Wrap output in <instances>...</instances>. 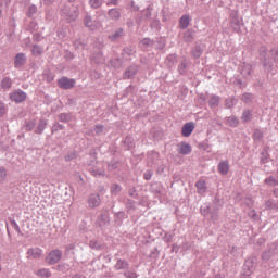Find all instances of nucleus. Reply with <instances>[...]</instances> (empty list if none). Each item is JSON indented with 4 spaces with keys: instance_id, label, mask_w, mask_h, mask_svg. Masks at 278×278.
<instances>
[{
    "instance_id": "obj_35",
    "label": "nucleus",
    "mask_w": 278,
    "mask_h": 278,
    "mask_svg": "<svg viewBox=\"0 0 278 278\" xmlns=\"http://www.w3.org/2000/svg\"><path fill=\"white\" fill-rule=\"evenodd\" d=\"M251 111H244L241 116L242 123H249V121H251Z\"/></svg>"
},
{
    "instance_id": "obj_51",
    "label": "nucleus",
    "mask_w": 278,
    "mask_h": 278,
    "mask_svg": "<svg viewBox=\"0 0 278 278\" xmlns=\"http://www.w3.org/2000/svg\"><path fill=\"white\" fill-rule=\"evenodd\" d=\"M124 53H126V55H134L136 51L131 47H127V48H124Z\"/></svg>"
},
{
    "instance_id": "obj_4",
    "label": "nucleus",
    "mask_w": 278,
    "mask_h": 278,
    "mask_svg": "<svg viewBox=\"0 0 278 278\" xmlns=\"http://www.w3.org/2000/svg\"><path fill=\"white\" fill-rule=\"evenodd\" d=\"M58 86L62 88V90H71V88H75V79L62 77L58 80Z\"/></svg>"
},
{
    "instance_id": "obj_63",
    "label": "nucleus",
    "mask_w": 278,
    "mask_h": 278,
    "mask_svg": "<svg viewBox=\"0 0 278 278\" xmlns=\"http://www.w3.org/2000/svg\"><path fill=\"white\" fill-rule=\"evenodd\" d=\"M54 2L55 0H43V3H46V5H51Z\"/></svg>"
},
{
    "instance_id": "obj_61",
    "label": "nucleus",
    "mask_w": 278,
    "mask_h": 278,
    "mask_svg": "<svg viewBox=\"0 0 278 278\" xmlns=\"http://www.w3.org/2000/svg\"><path fill=\"white\" fill-rule=\"evenodd\" d=\"M106 5H118V0H110Z\"/></svg>"
},
{
    "instance_id": "obj_41",
    "label": "nucleus",
    "mask_w": 278,
    "mask_h": 278,
    "mask_svg": "<svg viewBox=\"0 0 278 278\" xmlns=\"http://www.w3.org/2000/svg\"><path fill=\"white\" fill-rule=\"evenodd\" d=\"M241 99L243 103H251V101H253V96L251 93H244Z\"/></svg>"
},
{
    "instance_id": "obj_13",
    "label": "nucleus",
    "mask_w": 278,
    "mask_h": 278,
    "mask_svg": "<svg viewBox=\"0 0 278 278\" xmlns=\"http://www.w3.org/2000/svg\"><path fill=\"white\" fill-rule=\"evenodd\" d=\"M193 131H194V123L193 122H189L182 126L181 134L185 138H189V136H191Z\"/></svg>"
},
{
    "instance_id": "obj_1",
    "label": "nucleus",
    "mask_w": 278,
    "mask_h": 278,
    "mask_svg": "<svg viewBox=\"0 0 278 278\" xmlns=\"http://www.w3.org/2000/svg\"><path fill=\"white\" fill-rule=\"evenodd\" d=\"M258 53L264 68L270 73L273 71V64H278V49L275 48L268 52L266 47H261Z\"/></svg>"
},
{
    "instance_id": "obj_44",
    "label": "nucleus",
    "mask_w": 278,
    "mask_h": 278,
    "mask_svg": "<svg viewBox=\"0 0 278 278\" xmlns=\"http://www.w3.org/2000/svg\"><path fill=\"white\" fill-rule=\"evenodd\" d=\"M141 45L143 47H152L153 46V40H151L150 38H144L141 40Z\"/></svg>"
},
{
    "instance_id": "obj_26",
    "label": "nucleus",
    "mask_w": 278,
    "mask_h": 278,
    "mask_svg": "<svg viewBox=\"0 0 278 278\" xmlns=\"http://www.w3.org/2000/svg\"><path fill=\"white\" fill-rule=\"evenodd\" d=\"M58 118L61 123H71L73 119L70 113H61L59 114Z\"/></svg>"
},
{
    "instance_id": "obj_2",
    "label": "nucleus",
    "mask_w": 278,
    "mask_h": 278,
    "mask_svg": "<svg viewBox=\"0 0 278 278\" xmlns=\"http://www.w3.org/2000/svg\"><path fill=\"white\" fill-rule=\"evenodd\" d=\"M60 14L63 18H66L68 23L77 20V8L73 4H63L60 8Z\"/></svg>"
},
{
    "instance_id": "obj_46",
    "label": "nucleus",
    "mask_w": 278,
    "mask_h": 278,
    "mask_svg": "<svg viewBox=\"0 0 278 278\" xmlns=\"http://www.w3.org/2000/svg\"><path fill=\"white\" fill-rule=\"evenodd\" d=\"M231 26L235 29V31H240V21L238 20H232Z\"/></svg>"
},
{
    "instance_id": "obj_20",
    "label": "nucleus",
    "mask_w": 278,
    "mask_h": 278,
    "mask_svg": "<svg viewBox=\"0 0 278 278\" xmlns=\"http://www.w3.org/2000/svg\"><path fill=\"white\" fill-rule=\"evenodd\" d=\"M180 29H188L190 25V16L189 15H182L179 20Z\"/></svg>"
},
{
    "instance_id": "obj_28",
    "label": "nucleus",
    "mask_w": 278,
    "mask_h": 278,
    "mask_svg": "<svg viewBox=\"0 0 278 278\" xmlns=\"http://www.w3.org/2000/svg\"><path fill=\"white\" fill-rule=\"evenodd\" d=\"M43 51H45V49L42 47H40L38 45L33 46V49H31L33 55H36V56L42 55Z\"/></svg>"
},
{
    "instance_id": "obj_8",
    "label": "nucleus",
    "mask_w": 278,
    "mask_h": 278,
    "mask_svg": "<svg viewBox=\"0 0 278 278\" xmlns=\"http://www.w3.org/2000/svg\"><path fill=\"white\" fill-rule=\"evenodd\" d=\"M97 225L98 227H101V229H103V227L110 226V214L108 211L101 213V215L98 217Z\"/></svg>"
},
{
    "instance_id": "obj_22",
    "label": "nucleus",
    "mask_w": 278,
    "mask_h": 278,
    "mask_svg": "<svg viewBox=\"0 0 278 278\" xmlns=\"http://www.w3.org/2000/svg\"><path fill=\"white\" fill-rule=\"evenodd\" d=\"M91 60L96 64H103L105 62V59L103 58V53L101 52H98L97 54H92Z\"/></svg>"
},
{
    "instance_id": "obj_32",
    "label": "nucleus",
    "mask_w": 278,
    "mask_h": 278,
    "mask_svg": "<svg viewBox=\"0 0 278 278\" xmlns=\"http://www.w3.org/2000/svg\"><path fill=\"white\" fill-rule=\"evenodd\" d=\"M5 179H8V170L5 167H0V184H4Z\"/></svg>"
},
{
    "instance_id": "obj_34",
    "label": "nucleus",
    "mask_w": 278,
    "mask_h": 278,
    "mask_svg": "<svg viewBox=\"0 0 278 278\" xmlns=\"http://www.w3.org/2000/svg\"><path fill=\"white\" fill-rule=\"evenodd\" d=\"M267 210H278V205H277V202L276 201H273V200H268L266 203H265Z\"/></svg>"
},
{
    "instance_id": "obj_47",
    "label": "nucleus",
    "mask_w": 278,
    "mask_h": 278,
    "mask_svg": "<svg viewBox=\"0 0 278 278\" xmlns=\"http://www.w3.org/2000/svg\"><path fill=\"white\" fill-rule=\"evenodd\" d=\"M253 137L254 140H262V138H264V134L262 132V130H255Z\"/></svg>"
},
{
    "instance_id": "obj_55",
    "label": "nucleus",
    "mask_w": 278,
    "mask_h": 278,
    "mask_svg": "<svg viewBox=\"0 0 278 278\" xmlns=\"http://www.w3.org/2000/svg\"><path fill=\"white\" fill-rule=\"evenodd\" d=\"M5 112H8V110L5 109V104L0 102V118L5 114Z\"/></svg>"
},
{
    "instance_id": "obj_36",
    "label": "nucleus",
    "mask_w": 278,
    "mask_h": 278,
    "mask_svg": "<svg viewBox=\"0 0 278 278\" xmlns=\"http://www.w3.org/2000/svg\"><path fill=\"white\" fill-rule=\"evenodd\" d=\"M227 123L230 125V127H238L239 121L236 118V116H230L227 118Z\"/></svg>"
},
{
    "instance_id": "obj_39",
    "label": "nucleus",
    "mask_w": 278,
    "mask_h": 278,
    "mask_svg": "<svg viewBox=\"0 0 278 278\" xmlns=\"http://www.w3.org/2000/svg\"><path fill=\"white\" fill-rule=\"evenodd\" d=\"M187 66H188V62L186 60H184L178 67L180 75H184L186 73Z\"/></svg>"
},
{
    "instance_id": "obj_58",
    "label": "nucleus",
    "mask_w": 278,
    "mask_h": 278,
    "mask_svg": "<svg viewBox=\"0 0 278 278\" xmlns=\"http://www.w3.org/2000/svg\"><path fill=\"white\" fill-rule=\"evenodd\" d=\"M45 79H46V81L51 83V81H53L54 76H53V74H46Z\"/></svg>"
},
{
    "instance_id": "obj_49",
    "label": "nucleus",
    "mask_w": 278,
    "mask_h": 278,
    "mask_svg": "<svg viewBox=\"0 0 278 278\" xmlns=\"http://www.w3.org/2000/svg\"><path fill=\"white\" fill-rule=\"evenodd\" d=\"M76 157H77V153L76 152H71L70 154H67L65 156V161L71 162V160H75Z\"/></svg>"
},
{
    "instance_id": "obj_31",
    "label": "nucleus",
    "mask_w": 278,
    "mask_h": 278,
    "mask_svg": "<svg viewBox=\"0 0 278 278\" xmlns=\"http://www.w3.org/2000/svg\"><path fill=\"white\" fill-rule=\"evenodd\" d=\"M152 12L153 5H149L146 10H143V16L147 21H151Z\"/></svg>"
},
{
    "instance_id": "obj_14",
    "label": "nucleus",
    "mask_w": 278,
    "mask_h": 278,
    "mask_svg": "<svg viewBox=\"0 0 278 278\" xmlns=\"http://www.w3.org/2000/svg\"><path fill=\"white\" fill-rule=\"evenodd\" d=\"M26 63H27V58L25 56V53L16 54L14 60L15 68H21L22 66H25Z\"/></svg>"
},
{
    "instance_id": "obj_45",
    "label": "nucleus",
    "mask_w": 278,
    "mask_h": 278,
    "mask_svg": "<svg viewBox=\"0 0 278 278\" xmlns=\"http://www.w3.org/2000/svg\"><path fill=\"white\" fill-rule=\"evenodd\" d=\"M236 99H233V98H228L227 100H226V108H228V109H230V108H233V105H236Z\"/></svg>"
},
{
    "instance_id": "obj_40",
    "label": "nucleus",
    "mask_w": 278,
    "mask_h": 278,
    "mask_svg": "<svg viewBox=\"0 0 278 278\" xmlns=\"http://www.w3.org/2000/svg\"><path fill=\"white\" fill-rule=\"evenodd\" d=\"M36 12H38V8L33 4L28 8L27 16L31 17Z\"/></svg>"
},
{
    "instance_id": "obj_24",
    "label": "nucleus",
    "mask_w": 278,
    "mask_h": 278,
    "mask_svg": "<svg viewBox=\"0 0 278 278\" xmlns=\"http://www.w3.org/2000/svg\"><path fill=\"white\" fill-rule=\"evenodd\" d=\"M84 23H85V26H87L89 29H92V30L97 29V25H94V22L92 21V17L90 15H87L85 17Z\"/></svg>"
},
{
    "instance_id": "obj_60",
    "label": "nucleus",
    "mask_w": 278,
    "mask_h": 278,
    "mask_svg": "<svg viewBox=\"0 0 278 278\" xmlns=\"http://www.w3.org/2000/svg\"><path fill=\"white\" fill-rule=\"evenodd\" d=\"M94 131L96 134H103V125H97Z\"/></svg>"
},
{
    "instance_id": "obj_57",
    "label": "nucleus",
    "mask_w": 278,
    "mask_h": 278,
    "mask_svg": "<svg viewBox=\"0 0 278 278\" xmlns=\"http://www.w3.org/2000/svg\"><path fill=\"white\" fill-rule=\"evenodd\" d=\"M213 207L214 210H220V201L215 199L213 202Z\"/></svg>"
},
{
    "instance_id": "obj_48",
    "label": "nucleus",
    "mask_w": 278,
    "mask_h": 278,
    "mask_svg": "<svg viewBox=\"0 0 278 278\" xmlns=\"http://www.w3.org/2000/svg\"><path fill=\"white\" fill-rule=\"evenodd\" d=\"M201 53H202L201 47H195L194 50L192 51L193 58H201Z\"/></svg>"
},
{
    "instance_id": "obj_62",
    "label": "nucleus",
    "mask_w": 278,
    "mask_h": 278,
    "mask_svg": "<svg viewBox=\"0 0 278 278\" xmlns=\"http://www.w3.org/2000/svg\"><path fill=\"white\" fill-rule=\"evenodd\" d=\"M152 176H153V174H152L151 172H147V173L144 174V179H146L147 181H149V179H151Z\"/></svg>"
},
{
    "instance_id": "obj_59",
    "label": "nucleus",
    "mask_w": 278,
    "mask_h": 278,
    "mask_svg": "<svg viewBox=\"0 0 278 278\" xmlns=\"http://www.w3.org/2000/svg\"><path fill=\"white\" fill-rule=\"evenodd\" d=\"M12 227L17 231V233H21V227H18V224H16L14 220L11 222Z\"/></svg>"
},
{
    "instance_id": "obj_19",
    "label": "nucleus",
    "mask_w": 278,
    "mask_h": 278,
    "mask_svg": "<svg viewBox=\"0 0 278 278\" xmlns=\"http://www.w3.org/2000/svg\"><path fill=\"white\" fill-rule=\"evenodd\" d=\"M218 170H219L220 175H227V173H229V162L228 161L219 162Z\"/></svg>"
},
{
    "instance_id": "obj_12",
    "label": "nucleus",
    "mask_w": 278,
    "mask_h": 278,
    "mask_svg": "<svg viewBox=\"0 0 278 278\" xmlns=\"http://www.w3.org/2000/svg\"><path fill=\"white\" fill-rule=\"evenodd\" d=\"M88 205L91 210H94V207H99V205H101V198L99 197V194H90L88 199Z\"/></svg>"
},
{
    "instance_id": "obj_50",
    "label": "nucleus",
    "mask_w": 278,
    "mask_h": 278,
    "mask_svg": "<svg viewBox=\"0 0 278 278\" xmlns=\"http://www.w3.org/2000/svg\"><path fill=\"white\" fill-rule=\"evenodd\" d=\"M8 3H10L8 0H3L2 2H0V17H1V13L3 12V10H5V8H8Z\"/></svg>"
},
{
    "instance_id": "obj_30",
    "label": "nucleus",
    "mask_w": 278,
    "mask_h": 278,
    "mask_svg": "<svg viewBox=\"0 0 278 278\" xmlns=\"http://www.w3.org/2000/svg\"><path fill=\"white\" fill-rule=\"evenodd\" d=\"M194 31L188 29L187 31H185L184 34V40L185 42H192V38H194Z\"/></svg>"
},
{
    "instance_id": "obj_43",
    "label": "nucleus",
    "mask_w": 278,
    "mask_h": 278,
    "mask_svg": "<svg viewBox=\"0 0 278 278\" xmlns=\"http://www.w3.org/2000/svg\"><path fill=\"white\" fill-rule=\"evenodd\" d=\"M26 131H31L36 127V121H30L24 126Z\"/></svg>"
},
{
    "instance_id": "obj_54",
    "label": "nucleus",
    "mask_w": 278,
    "mask_h": 278,
    "mask_svg": "<svg viewBox=\"0 0 278 278\" xmlns=\"http://www.w3.org/2000/svg\"><path fill=\"white\" fill-rule=\"evenodd\" d=\"M58 130H60V131L64 130V125L59 124V123L55 124L53 129H52V134H53V131H58Z\"/></svg>"
},
{
    "instance_id": "obj_10",
    "label": "nucleus",
    "mask_w": 278,
    "mask_h": 278,
    "mask_svg": "<svg viewBox=\"0 0 278 278\" xmlns=\"http://www.w3.org/2000/svg\"><path fill=\"white\" fill-rule=\"evenodd\" d=\"M42 255V250L40 248H30L27 251L28 260H40Z\"/></svg>"
},
{
    "instance_id": "obj_5",
    "label": "nucleus",
    "mask_w": 278,
    "mask_h": 278,
    "mask_svg": "<svg viewBox=\"0 0 278 278\" xmlns=\"http://www.w3.org/2000/svg\"><path fill=\"white\" fill-rule=\"evenodd\" d=\"M61 260H62V252L60 250L50 251V253L46 258L48 264H50L51 266H53V264H58V262H60Z\"/></svg>"
},
{
    "instance_id": "obj_56",
    "label": "nucleus",
    "mask_w": 278,
    "mask_h": 278,
    "mask_svg": "<svg viewBox=\"0 0 278 278\" xmlns=\"http://www.w3.org/2000/svg\"><path fill=\"white\" fill-rule=\"evenodd\" d=\"M249 217L253 218V220H257V213L255 212V210L249 212Z\"/></svg>"
},
{
    "instance_id": "obj_17",
    "label": "nucleus",
    "mask_w": 278,
    "mask_h": 278,
    "mask_svg": "<svg viewBox=\"0 0 278 278\" xmlns=\"http://www.w3.org/2000/svg\"><path fill=\"white\" fill-rule=\"evenodd\" d=\"M178 153H180V155H188V153H192V147L188 143H180Z\"/></svg>"
},
{
    "instance_id": "obj_23",
    "label": "nucleus",
    "mask_w": 278,
    "mask_h": 278,
    "mask_svg": "<svg viewBox=\"0 0 278 278\" xmlns=\"http://www.w3.org/2000/svg\"><path fill=\"white\" fill-rule=\"evenodd\" d=\"M125 268H129V263H127V261H125V260H118L115 265V269L116 270H125Z\"/></svg>"
},
{
    "instance_id": "obj_53",
    "label": "nucleus",
    "mask_w": 278,
    "mask_h": 278,
    "mask_svg": "<svg viewBox=\"0 0 278 278\" xmlns=\"http://www.w3.org/2000/svg\"><path fill=\"white\" fill-rule=\"evenodd\" d=\"M124 275L127 278H138V274H136V271H126Z\"/></svg>"
},
{
    "instance_id": "obj_16",
    "label": "nucleus",
    "mask_w": 278,
    "mask_h": 278,
    "mask_svg": "<svg viewBox=\"0 0 278 278\" xmlns=\"http://www.w3.org/2000/svg\"><path fill=\"white\" fill-rule=\"evenodd\" d=\"M108 16L111 21H119L121 20V9H110L108 11Z\"/></svg>"
},
{
    "instance_id": "obj_33",
    "label": "nucleus",
    "mask_w": 278,
    "mask_h": 278,
    "mask_svg": "<svg viewBox=\"0 0 278 278\" xmlns=\"http://www.w3.org/2000/svg\"><path fill=\"white\" fill-rule=\"evenodd\" d=\"M1 87L4 89L12 88V79H10L9 77L3 78L1 83Z\"/></svg>"
},
{
    "instance_id": "obj_21",
    "label": "nucleus",
    "mask_w": 278,
    "mask_h": 278,
    "mask_svg": "<svg viewBox=\"0 0 278 278\" xmlns=\"http://www.w3.org/2000/svg\"><path fill=\"white\" fill-rule=\"evenodd\" d=\"M195 188L199 194H204L205 190H207V187H205V180H199L195 184Z\"/></svg>"
},
{
    "instance_id": "obj_11",
    "label": "nucleus",
    "mask_w": 278,
    "mask_h": 278,
    "mask_svg": "<svg viewBox=\"0 0 278 278\" xmlns=\"http://www.w3.org/2000/svg\"><path fill=\"white\" fill-rule=\"evenodd\" d=\"M89 172L91 173V175H93V177H104L105 176V170L101 169V167L99 166V164H89Z\"/></svg>"
},
{
    "instance_id": "obj_64",
    "label": "nucleus",
    "mask_w": 278,
    "mask_h": 278,
    "mask_svg": "<svg viewBox=\"0 0 278 278\" xmlns=\"http://www.w3.org/2000/svg\"><path fill=\"white\" fill-rule=\"evenodd\" d=\"M129 197H136V190L131 189V190L129 191Z\"/></svg>"
},
{
    "instance_id": "obj_15",
    "label": "nucleus",
    "mask_w": 278,
    "mask_h": 278,
    "mask_svg": "<svg viewBox=\"0 0 278 278\" xmlns=\"http://www.w3.org/2000/svg\"><path fill=\"white\" fill-rule=\"evenodd\" d=\"M138 73V65H130L124 72V79H131Z\"/></svg>"
},
{
    "instance_id": "obj_7",
    "label": "nucleus",
    "mask_w": 278,
    "mask_h": 278,
    "mask_svg": "<svg viewBox=\"0 0 278 278\" xmlns=\"http://www.w3.org/2000/svg\"><path fill=\"white\" fill-rule=\"evenodd\" d=\"M10 99L15 103H23L27 99V93L23 90H16L11 93Z\"/></svg>"
},
{
    "instance_id": "obj_29",
    "label": "nucleus",
    "mask_w": 278,
    "mask_h": 278,
    "mask_svg": "<svg viewBox=\"0 0 278 278\" xmlns=\"http://www.w3.org/2000/svg\"><path fill=\"white\" fill-rule=\"evenodd\" d=\"M90 8H93V10H99L101 5H103V0H89Z\"/></svg>"
},
{
    "instance_id": "obj_6",
    "label": "nucleus",
    "mask_w": 278,
    "mask_h": 278,
    "mask_svg": "<svg viewBox=\"0 0 278 278\" xmlns=\"http://www.w3.org/2000/svg\"><path fill=\"white\" fill-rule=\"evenodd\" d=\"M255 266H257V256H250L244 264L243 270L245 271L247 275H251L253 270H255Z\"/></svg>"
},
{
    "instance_id": "obj_27",
    "label": "nucleus",
    "mask_w": 278,
    "mask_h": 278,
    "mask_svg": "<svg viewBox=\"0 0 278 278\" xmlns=\"http://www.w3.org/2000/svg\"><path fill=\"white\" fill-rule=\"evenodd\" d=\"M218 103H220V98L218 96L211 97L208 101L210 108H218Z\"/></svg>"
},
{
    "instance_id": "obj_38",
    "label": "nucleus",
    "mask_w": 278,
    "mask_h": 278,
    "mask_svg": "<svg viewBox=\"0 0 278 278\" xmlns=\"http://www.w3.org/2000/svg\"><path fill=\"white\" fill-rule=\"evenodd\" d=\"M37 275H39V277L49 278L51 277V271H49V269H39Z\"/></svg>"
},
{
    "instance_id": "obj_37",
    "label": "nucleus",
    "mask_w": 278,
    "mask_h": 278,
    "mask_svg": "<svg viewBox=\"0 0 278 278\" xmlns=\"http://www.w3.org/2000/svg\"><path fill=\"white\" fill-rule=\"evenodd\" d=\"M265 184H267L268 186H278V180L275 179V177L270 176L265 179Z\"/></svg>"
},
{
    "instance_id": "obj_42",
    "label": "nucleus",
    "mask_w": 278,
    "mask_h": 278,
    "mask_svg": "<svg viewBox=\"0 0 278 278\" xmlns=\"http://www.w3.org/2000/svg\"><path fill=\"white\" fill-rule=\"evenodd\" d=\"M122 188L119 187L118 184H114L111 187V193L112 194H118V192H121Z\"/></svg>"
},
{
    "instance_id": "obj_9",
    "label": "nucleus",
    "mask_w": 278,
    "mask_h": 278,
    "mask_svg": "<svg viewBox=\"0 0 278 278\" xmlns=\"http://www.w3.org/2000/svg\"><path fill=\"white\" fill-rule=\"evenodd\" d=\"M240 73L244 79H251V75L253 74V66L250 63H243L241 65Z\"/></svg>"
},
{
    "instance_id": "obj_3",
    "label": "nucleus",
    "mask_w": 278,
    "mask_h": 278,
    "mask_svg": "<svg viewBox=\"0 0 278 278\" xmlns=\"http://www.w3.org/2000/svg\"><path fill=\"white\" fill-rule=\"evenodd\" d=\"M278 254V243L273 242L267 245V249L262 253L261 258L263 262H268L271 257Z\"/></svg>"
},
{
    "instance_id": "obj_52",
    "label": "nucleus",
    "mask_w": 278,
    "mask_h": 278,
    "mask_svg": "<svg viewBox=\"0 0 278 278\" xmlns=\"http://www.w3.org/2000/svg\"><path fill=\"white\" fill-rule=\"evenodd\" d=\"M89 245L91 249H101V244H99V242L94 240L90 241Z\"/></svg>"
},
{
    "instance_id": "obj_18",
    "label": "nucleus",
    "mask_w": 278,
    "mask_h": 278,
    "mask_svg": "<svg viewBox=\"0 0 278 278\" xmlns=\"http://www.w3.org/2000/svg\"><path fill=\"white\" fill-rule=\"evenodd\" d=\"M124 36L123 28H117L111 36H109V39L111 42H116V40H119Z\"/></svg>"
},
{
    "instance_id": "obj_25",
    "label": "nucleus",
    "mask_w": 278,
    "mask_h": 278,
    "mask_svg": "<svg viewBox=\"0 0 278 278\" xmlns=\"http://www.w3.org/2000/svg\"><path fill=\"white\" fill-rule=\"evenodd\" d=\"M47 129V121L46 119H40L39 124L35 130V134H42Z\"/></svg>"
}]
</instances>
